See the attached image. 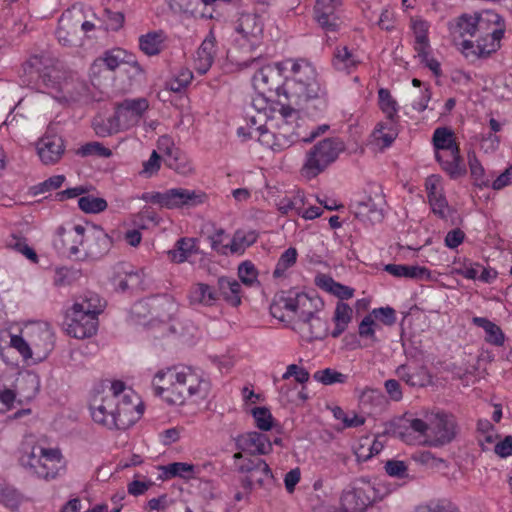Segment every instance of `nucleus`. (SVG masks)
Masks as SVG:
<instances>
[{"label":"nucleus","instance_id":"nucleus-27","mask_svg":"<svg viewBox=\"0 0 512 512\" xmlns=\"http://www.w3.org/2000/svg\"><path fill=\"white\" fill-rule=\"evenodd\" d=\"M191 306L210 307L219 300L218 292L206 283H196L191 286L188 294Z\"/></svg>","mask_w":512,"mask_h":512},{"label":"nucleus","instance_id":"nucleus-12","mask_svg":"<svg viewBox=\"0 0 512 512\" xmlns=\"http://www.w3.org/2000/svg\"><path fill=\"white\" fill-rule=\"evenodd\" d=\"M90 409L94 422L109 430H126L130 427V420L120 419L113 397H102L99 403L95 398Z\"/></svg>","mask_w":512,"mask_h":512},{"label":"nucleus","instance_id":"nucleus-10","mask_svg":"<svg viewBox=\"0 0 512 512\" xmlns=\"http://www.w3.org/2000/svg\"><path fill=\"white\" fill-rule=\"evenodd\" d=\"M152 203L166 209L192 208L206 200V194L200 190L172 188L165 192H157L151 197Z\"/></svg>","mask_w":512,"mask_h":512},{"label":"nucleus","instance_id":"nucleus-21","mask_svg":"<svg viewBox=\"0 0 512 512\" xmlns=\"http://www.w3.org/2000/svg\"><path fill=\"white\" fill-rule=\"evenodd\" d=\"M31 346L46 357L54 348V334L46 324H33L27 328Z\"/></svg>","mask_w":512,"mask_h":512},{"label":"nucleus","instance_id":"nucleus-56","mask_svg":"<svg viewBox=\"0 0 512 512\" xmlns=\"http://www.w3.org/2000/svg\"><path fill=\"white\" fill-rule=\"evenodd\" d=\"M313 378L324 385H332L336 383H345L348 376L334 369L325 368L323 370L316 371Z\"/></svg>","mask_w":512,"mask_h":512},{"label":"nucleus","instance_id":"nucleus-28","mask_svg":"<svg viewBox=\"0 0 512 512\" xmlns=\"http://www.w3.org/2000/svg\"><path fill=\"white\" fill-rule=\"evenodd\" d=\"M359 405L364 413L376 415L386 408L387 400L380 390L366 388L359 396Z\"/></svg>","mask_w":512,"mask_h":512},{"label":"nucleus","instance_id":"nucleus-61","mask_svg":"<svg viewBox=\"0 0 512 512\" xmlns=\"http://www.w3.org/2000/svg\"><path fill=\"white\" fill-rule=\"evenodd\" d=\"M481 264L465 259L462 264L453 269V273L469 280H477Z\"/></svg>","mask_w":512,"mask_h":512},{"label":"nucleus","instance_id":"nucleus-11","mask_svg":"<svg viewBox=\"0 0 512 512\" xmlns=\"http://www.w3.org/2000/svg\"><path fill=\"white\" fill-rule=\"evenodd\" d=\"M85 17L86 13L83 5H74L71 9L62 13L55 31L61 45L74 47L81 42L78 29L81 20Z\"/></svg>","mask_w":512,"mask_h":512},{"label":"nucleus","instance_id":"nucleus-57","mask_svg":"<svg viewBox=\"0 0 512 512\" xmlns=\"http://www.w3.org/2000/svg\"><path fill=\"white\" fill-rule=\"evenodd\" d=\"M395 374L397 377L404 381L411 387L424 386V379L419 372H411L409 367L405 364L396 368Z\"/></svg>","mask_w":512,"mask_h":512},{"label":"nucleus","instance_id":"nucleus-58","mask_svg":"<svg viewBox=\"0 0 512 512\" xmlns=\"http://www.w3.org/2000/svg\"><path fill=\"white\" fill-rule=\"evenodd\" d=\"M175 310V304L172 301V298L169 297V305L162 308L151 309V318H149L148 320V325L154 326L157 322H168L171 319V316L175 312Z\"/></svg>","mask_w":512,"mask_h":512},{"label":"nucleus","instance_id":"nucleus-40","mask_svg":"<svg viewBox=\"0 0 512 512\" xmlns=\"http://www.w3.org/2000/svg\"><path fill=\"white\" fill-rule=\"evenodd\" d=\"M317 285L325 291L337 296L341 300H347L353 297L354 289L336 282L332 277L320 275L316 279Z\"/></svg>","mask_w":512,"mask_h":512},{"label":"nucleus","instance_id":"nucleus-38","mask_svg":"<svg viewBox=\"0 0 512 512\" xmlns=\"http://www.w3.org/2000/svg\"><path fill=\"white\" fill-rule=\"evenodd\" d=\"M165 40L163 31H150L139 37V48L148 56L158 55L164 48Z\"/></svg>","mask_w":512,"mask_h":512},{"label":"nucleus","instance_id":"nucleus-41","mask_svg":"<svg viewBox=\"0 0 512 512\" xmlns=\"http://www.w3.org/2000/svg\"><path fill=\"white\" fill-rule=\"evenodd\" d=\"M257 239L258 234L254 230H236L231 241L229 242L230 254H243L248 247L257 241Z\"/></svg>","mask_w":512,"mask_h":512},{"label":"nucleus","instance_id":"nucleus-4","mask_svg":"<svg viewBox=\"0 0 512 512\" xmlns=\"http://www.w3.org/2000/svg\"><path fill=\"white\" fill-rule=\"evenodd\" d=\"M157 396L174 405H182L188 399H204L210 383L201 373L190 367H173L160 370L152 381Z\"/></svg>","mask_w":512,"mask_h":512},{"label":"nucleus","instance_id":"nucleus-59","mask_svg":"<svg viewBox=\"0 0 512 512\" xmlns=\"http://www.w3.org/2000/svg\"><path fill=\"white\" fill-rule=\"evenodd\" d=\"M64 181H65L64 175H54V176L46 179L45 181H43L37 185H34L31 188V190H32L33 195L44 194L46 192H51V191L57 190L58 188H60L62 186Z\"/></svg>","mask_w":512,"mask_h":512},{"label":"nucleus","instance_id":"nucleus-20","mask_svg":"<svg viewBox=\"0 0 512 512\" xmlns=\"http://www.w3.org/2000/svg\"><path fill=\"white\" fill-rule=\"evenodd\" d=\"M169 305V296L156 295L137 301L130 310V319L134 324L146 325L147 318H151V309L162 308Z\"/></svg>","mask_w":512,"mask_h":512},{"label":"nucleus","instance_id":"nucleus-34","mask_svg":"<svg viewBox=\"0 0 512 512\" xmlns=\"http://www.w3.org/2000/svg\"><path fill=\"white\" fill-rule=\"evenodd\" d=\"M103 308L104 303L100 296L91 291L85 292L72 306V309L76 312L88 314L96 318L103 311Z\"/></svg>","mask_w":512,"mask_h":512},{"label":"nucleus","instance_id":"nucleus-6","mask_svg":"<svg viewBox=\"0 0 512 512\" xmlns=\"http://www.w3.org/2000/svg\"><path fill=\"white\" fill-rule=\"evenodd\" d=\"M385 196L381 185L369 184L362 194L355 195L350 202V212L365 224H377L384 219Z\"/></svg>","mask_w":512,"mask_h":512},{"label":"nucleus","instance_id":"nucleus-37","mask_svg":"<svg viewBox=\"0 0 512 512\" xmlns=\"http://www.w3.org/2000/svg\"><path fill=\"white\" fill-rule=\"evenodd\" d=\"M433 145L435 153L438 151H450L452 160L455 159L453 153L459 149L453 131L447 127H438L435 129L433 133Z\"/></svg>","mask_w":512,"mask_h":512},{"label":"nucleus","instance_id":"nucleus-64","mask_svg":"<svg viewBox=\"0 0 512 512\" xmlns=\"http://www.w3.org/2000/svg\"><path fill=\"white\" fill-rule=\"evenodd\" d=\"M374 134L375 138L382 142V147L384 148L389 147L397 137V132L394 129L393 122L391 121L389 123V127L379 124Z\"/></svg>","mask_w":512,"mask_h":512},{"label":"nucleus","instance_id":"nucleus-60","mask_svg":"<svg viewBox=\"0 0 512 512\" xmlns=\"http://www.w3.org/2000/svg\"><path fill=\"white\" fill-rule=\"evenodd\" d=\"M413 512H460L458 507L445 500H440L436 502H430L426 505H420L415 508Z\"/></svg>","mask_w":512,"mask_h":512},{"label":"nucleus","instance_id":"nucleus-13","mask_svg":"<svg viewBox=\"0 0 512 512\" xmlns=\"http://www.w3.org/2000/svg\"><path fill=\"white\" fill-rule=\"evenodd\" d=\"M87 240L86 229L82 225H73L69 228L59 227L54 239V247L63 256L80 259V247Z\"/></svg>","mask_w":512,"mask_h":512},{"label":"nucleus","instance_id":"nucleus-45","mask_svg":"<svg viewBox=\"0 0 512 512\" xmlns=\"http://www.w3.org/2000/svg\"><path fill=\"white\" fill-rule=\"evenodd\" d=\"M299 140H301L300 134L295 133L293 128L287 122H285L283 125L279 126L278 131L275 132V139L272 150L282 151Z\"/></svg>","mask_w":512,"mask_h":512},{"label":"nucleus","instance_id":"nucleus-8","mask_svg":"<svg viewBox=\"0 0 512 512\" xmlns=\"http://www.w3.org/2000/svg\"><path fill=\"white\" fill-rule=\"evenodd\" d=\"M233 458L237 471L246 474L241 479V486L244 490L250 491L255 485L262 487L272 482L271 469L260 457L238 452L234 454Z\"/></svg>","mask_w":512,"mask_h":512},{"label":"nucleus","instance_id":"nucleus-3","mask_svg":"<svg viewBox=\"0 0 512 512\" xmlns=\"http://www.w3.org/2000/svg\"><path fill=\"white\" fill-rule=\"evenodd\" d=\"M311 305L312 299L307 294L291 290L276 295L270 306V312L273 317L281 321H284L286 316H297L294 330L302 339L307 342L322 340L328 335L329 324L327 320L309 310Z\"/></svg>","mask_w":512,"mask_h":512},{"label":"nucleus","instance_id":"nucleus-39","mask_svg":"<svg viewBox=\"0 0 512 512\" xmlns=\"http://www.w3.org/2000/svg\"><path fill=\"white\" fill-rule=\"evenodd\" d=\"M352 318V308L348 304L339 301L335 307L334 315L332 318L335 327L331 332V336L333 338H338L347 329L349 323L352 321Z\"/></svg>","mask_w":512,"mask_h":512},{"label":"nucleus","instance_id":"nucleus-24","mask_svg":"<svg viewBox=\"0 0 512 512\" xmlns=\"http://www.w3.org/2000/svg\"><path fill=\"white\" fill-rule=\"evenodd\" d=\"M216 55V39L212 32L202 41L196 51L194 68L201 74H206L211 68Z\"/></svg>","mask_w":512,"mask_h":512},{"label":"nucleus","instance_id":"nucleus-46","mask_svg":"<svg viewBox=\"0 0 512 512\" xmlns=\"http://www.w3.org/2000/svg\"><path fill=\"white\" fill-rule=\"evenodd\" d=\"M455 159L452 160L450 151H438L435 153L436 160L440 163L442 169L450 176L456 177L462 173V160L460 156V149L453 153Z\"/></svg>","mask_w":512,"mask_h":512},{"label":"nucleus","instance_id":"nucleus-15","mask_svg":"<svg viewBox=\"0 0 512 512\" xmlns=\"http://www.w3.org/2000/svg\"><path fill=\"white\" fill-rule=\"evenodd\" d=\"M149 104L145 98L125 99L116 108V115L122 126L128 129L139 123Z\"/></svg>","mask_w":512,"mask_h":512},{"label":"nucleus","instance_id":"nucleus-51","mask_svg":"<svg viewBox=\"0 0 512 512\" xmlns=\"http://www.w3.org/2000/svg\"><path fill=\"white\" fill-rule=\"evenodd\" d=\"M412 29L415 35V51H423V49H430L428 39V23L424 20H415L413 21Z\"/></svg>","mask_w":512,"mask_h":512},{"label":"nucleus","instance_id":"nucleus-30","mask_svg":"<svg viewBox=\"0 0 512 512\" xmlns=\"http://www.w3.org/2000/svg\"><path fill=\"white\" fill-rule=\"evenodd\" d=\"M361 60L354 50L347 46L336 47L333 55V67L340 72L350 74L357 69Z\"/></svg>","mask_w":512,"mask_h":512},{"label":"nucleus","instance_id":"nucleus-25","mask_svg":"<svg viewBox=\"0 0 512 512\" xmlns=\"http://www.w3.org/2000/svg\"><path fill=\"white\" fill-rule=\"evenodd\" d=\"M235 31L247 41L257 39L262 35L263 23L254 13H242L235 23Z\"/></svg>","mask_w":512,"mask_h":512},{"label":"nucleus","instance_id":"nucleus-26","mask_svg":"<svg viewBox=\"0 0 512 512\" xmlns=\"http://www.w3.org/2000/svg\"><path fill=\"white\" fill-rule=\"evenodd\" d=\"M134 400L137 401L138 396L134 391L128 390L122 397L118 398L116 402L117 413L120 419L124 417V419L130 420V426H132L143 413V408L140 406V403H136Z\"/></svg>","mask_w":512,"mask_h":512},{"label":"nucleus","instance_id":"nucleus-43","mask_svg":"<svg viewBox=\"0 0 512 512\" xmlns=\"http://www.w3.org/2000/svg\"><path fill=\"white\" fill-rule=\"evenodd\" d=\"M299 140H301L300 134L295 133L293 128L287 122H285L283 125L279 126L278 131L275 132V139L272 150L282 151Z\"/></svg>","mask_w":512,"mask_h":512},{"label":"nucleus","instance_id":"nucleus-54","mask_svg":"<svg viewBox=\"0 0 512 512\" xmlns=\"http://www.w3.org/2000/svg\"><path fill=\"white\" fill-rule=\"evenodd\" d=\"M297 256L298 253L294 247H290L285 250L277 261L276 267L273 271V276L275 278L283 276L285 271L296 263Z\"/></svg>","mask_w":512,"mask_h":512},{"label":"nucleus","instance_id":"nucleus-53","mask_svg":"<svg viewBox=\"0 0 512 512\" xmlns=\"http://www.w3.org/2000/svg\"><path fill=\"white\" fill-rule=\"evenodd\" d=\"M121 129L125 128L122 126V123L118 119L116 113L106 120H101V122H94V130L96 134L101 137L110 136L119 132Z\"/></svg>","mask_w":512,"mask_h":512},{"label":"nucleus","instance_id":"nucleus-18","mask_svg":"<svg viewBox=\"0 0 512 512\" xmlns=\"http://www.w3.org/2000/svg\"><path fill=\"white\" fill-rule=\"evenodd\" d=\"M425 188L433 213L441 219H446L449 215V205L439 177L429 176L425 181Z\"/></svg>","mask_w":512,"mask_h":512},{"label":"nucleus","instance_id":"nucleus-22","mask_svg":"<svg viewBox=\"0 0 512 512\" xmlns=\"http://www.w3.org/2000/svg\"><path fill=\"white\" fill-rule=\"evenodd\" d=\"M158 148L164 152L165 164L179 174H187L191 171V166L186 157L170 141L168 137H163L158 142Z\"/></svg>","mask_w":512,"mask_h":512},{"label":"nucleus","instance_id":"nucleus-7","mask_svg":"<svg viewBox=\"0 0 512 512\" xmlns=\"http://www.w3.org/2000/svg\"><path fill=\"white\" fill-rule=\"evenodd\" d=\"M345 150V144L339 138H325L315 144L306 154L302 173L313 178L322 173L329 165L337 160Z\"/></svg>","mask_w":512,"mask_h":512},{"label":"nucleus","instance_id":"nucleus-48","mask_svg":"<svg viewBox=\"0 0 512 512\" xmlns=\"http://www.w3.org/2000/svg\"><path fill=\"white\" fill-rule=\"evenodd\" d=\"M165 479L181 477L185 479L192 478L195 472L193 464L184 462H173L161 467Z\"/></svg>","mask_w":512,"mask_h":512},{"label":"nucleus","instance_id":"nucleus-9","mask_svg":"<svg viewBox=\"0 0 512 512\" xmlns=\"http://www.w3.org/2000/svg\"><path fill=\"white\" fill-rule=\"evenodd\" d=\"M427 444L441 447L452 442L457 435V422L452 414L437 411L428 415Z\"/></svg>","mask_w":512,"mask_h":512},{"label":"nucleus","instance_id":"nucleus-49","mask_svg":"<svg viewBox=\"0 0 512 512\" xmlns=\"http://www.w3.org/2000/svg\"><path fill=\"white\" fill-rule=\"evenodd\" d=\"M123 53L124 52L120 49L106 52L103 58H99L94 61L92 65V72L95 74L97 71H100L102 66H105L109 71H114L121 63H123Z\"/></svg>","mask_w":512,"mask_h":512},{"label":"nucleus","instance_id":"nucleus-1","mask_svg":"<svg viewBox=\"0 0 512 512\" xmlns=\"http://www.w3.org/2000/svg\"><path fill=\"white\" fill-rule=\"evenodd\" d=\"M282 69L285 98V101L279 100L282 118L287 121L299 112L310 117L323 115L328 107V93L316 68L305 59L289 58L282 61Z\"/></svg>","mask_w":512,"mask_h":512},{"label":"nucleus","instance_id":"nucleus-35","mask_svg":"<svg viewBox=\"0 0 512 512\" xmlns=\"http://www.w3.org/2000/svg\"><path fill=\"white\" fill-rule=\"evenodd\" d=\"M197 251L196 238L182 237L176 241L174 248L169 251V256L173 262L180 264L187 261Z\"/></svg>","mask_w":512,"mask_h":512},{"label":"nucleus","instance_id":"nucleus-55","mask_svg":"<svg viewBox=\"0 0 512 512\" xmlns=\"http://www.w3.org/2000/svg\"><path fill=\"white\" fill-rule=\"evenodd\" d=\"M304 206L303 198L299 195L293 197H283L277 202V208L282 214L300 215Z\"/></svg>","mask_w":512,"mask_h":512},{"label":"nucleus","instance_id":"nucleus-44","mask_svg":"<svg viewBox=\"0 0 512 512\" xmlns=\"http://www.w3.org/2000/svg\"><path fill=\"white\" fill-rule=\"evenodd\" d=\"M299 140H301L300 134L295 133L293 128L287 122H285L283 125L279 126L278 131L275 132V139L272 150L282 151Z\"/></svg>","mask_w":512,"mask_h":512},{"label":"nucleus","instance_id":"nucleus-31","mask_svg":"<svg viewBox=\"0 0 512 512\" xmlns=\"http://www.w3.org/2000/svg\"><path fill=\"white\" fill-rule=\"evenodd\" d=\"M62 469V456L58 449H47L41 462V467L37 471L38 478L44 480L55 479Z\"/></svg>","mask_w":512,"mask_h":512},{"label":"nucleus","instance_id":"nucleus-52","mask_svg":"<svg viewBox=\"0 0 512 512\" xmlns=\"http://www.w3.org/2000/svg\"><path fill=\"white\" fill-rule=\"evenodd\" d=\"M78 206L85 213L96 214L106 210L108 204L104 198L86 195L78 199Z\"/></svg>","mask_w":512,"mask_h":512},{"label":"nucleus","instance_id":"nucleus-32","mask_svg":"<svg viewBox=\"0 0 512 512\" xmlns=\"http://www.w3.org/2000/svg\"><path fill=\"white\" fill-rule=\"evenodd\" d=\"M384 270L394 277L413 280H429L431 271L419 265L387 264Z\"/></svg>","mask_w":512,"mask_h":512},{"label":"nucleus","instance_id":"nucleus-2","mask_svg":"<svg viewBox=\"0 0 512 512\" xmlns=\"http://www.w3.org/2000/svg\"><path fill=\"white\" fill-rule=\"evenodd\" d=\"M448 28L454 38H463L461 52L471 62L495 53L504 35L501 17L493 11L464 13L450 21Z\"/></svg>","mask_w":512,"mask_h":512},{"label":"nucleus","instance_id":"nucleus-19","mask_svg":"<svg viewBox=\"0 0 512 512\" xmlns=\"http://www.w3.org/2000/svg\"><path fill=\"white\" fill-rule=\"evenodd\" d=\"M98 318L71 310L70 322L67 324L68 335L77 339H85L96 334Z\"/></svg>","mask_w":512,"mask_h":512},{"label":"nucleus","instance_id":"nucleus-50","mask_svg":"<svg viewBox=\"0 0 512 512\" xmlns=\"http://www.w3.org/2000/svg\"><path fill=\"white\" fill-rule=\"evenodd\" d=\"M378 100L380 109L386 114L387 118L391 122H394L398 113V105L390 91L385 88H380L378 90Z\"/></svg>","mask_w":512,"mask_h":512},{"label":"nucleus","instance_id":"nucleus-63","mask_svg":"<svg viewBox=\"0 0 512 512\" xmlns=\"http://www.w3.org/2000/svg\"><path fill=\"white\" fill-rule=\"evenodd\" d=\"M377 323L373 319L371 313L366 315L358 326V333L361 338L369 339L373 342L377 341V337L375 334V329L377 327Z\"/></svg>","mask_w":512,"mask_h":512},{"label":"nucleus","instance_id":"nucleus-5","mask_svg":"<svg viewBox=\"0 0 512 512\" xmlns=\"http://www.w3.org/2000/svg\"><path fill=\"white\" fill-rule=\"evenodd\" d=\"M36 68L38 77L53 98L59 102L77 101L85 91V85L71 72L65 71L63 65L49 57H33L25 66V71L32 73Z\"/></svg>","mask_w":512,"mask_h":512},{"label":"nucleus","instance_id":"nucleus-14","mask_svg":"<svg viewBox=\"0 0 512 512\" xmlns=\"http://www.w3.org/2000/svg\"><path fill=\"white\" fill-rule=\"evenodd\" d=\"M284 82V69L282 62L267 64L260 67L252 78L254 89L259 93L276 92L280 97L282 94V84Z\"/></svg>","mask_w":512,"mask_h":512},{"label":"nucleus","instance_id":"nucleus-16","mask_svg":"<svg viewBox=\"0 0 512 512\" xmlns=\"http://www.w3.org/2000/svg\"><path fill=\"white\" fill-rule=\"evenodd\" d=\"M341 4L342 0H316L315 20L326 32H335L338 29L340 22L336 11Z\"/></svg>","mask_w":512,"mask_h":512},{"label":"nucleus","instance_id":"nucleus-23","mask_svg":"<svg viewBox=\"0 0 512 512\" xmlns=\"http://www.w3.org/2000/svg\"><path fill=\"white\" fill-rule=\"evenodd\" d=\"M237 447L243 451H248V455L268 454L272 450V443L266 435L259 432H250L242 435L237 440Z\"/></svg>","mask_w":512,"mask_h":512},{"label":"nucleus","instance_id":"nucleus-17","mask_svg":"<svg viewBox=\"0 0 512 512\" xmlns=\"http://www.w3.org/2000/svg\"><path fill=\"white\" fill-rule=\"evenodd\" d=\"M36 150L44 165H53L59 162L64 154V141L57 135H45L37 141Z\"/></svg>","mask_w":512,"mask_h":512},{"label":"nucleus","instance_id":"nucleus-42","mask_svg":"<svg viewBox=\"0 0 512 512\" xmlns=\"http://www.w3.org/2000/svg\"><path fill=\"white\" fill-rule=\"evenodd\" d=\"M217 284L219 296L221 295L232 306H238L241 303V285L237 280L220 277Z\"/></svg>","mask_w":512,"mask_h":512},{"label":"nucleus","instance_id":"nucleus-62","mask_svg":"<svg viewBox=\"0 0 512 512\" xmlns=\"http://www.w3.org/2000/svg\"><path fill=\"white\" fill-rule=\"evenodd\" d=\"M252 415L256 426L263 431H268L272 427V415L266 407H255L252 409Z\"/></svg>","mask_w":512,"mask_h":512},{"label":"nucleus","instance_id":"nucleus-33","mask_svg":"<svg viewBox=\"0 0 512 512\" xmlns=\"http://www.w3.org/2000/svg\"><path fill=\"white\" fill-rule=\"evenodd\" d=\"M46 451L47 449L41 446L24 444L19 459L21 466L28 470L30 474L37 476V471L41 467Z\"/></svg>","mask_w":512,"mask_h":512},{"label":"nucleus","instance_id":"nucleus-47","mask_svg":"<svg viewBox=\"0 0 512 512\" xmlns=\"http://www.w3.org/2000/svg\"><path fill=\"white\" fill-rule=\"evenodd\" d=\"M24 497L14 486L0 482V504L10 510H17Z\"/></svg>","mask_w":512,"mask_h":512},{"label":"nucleus","instance_id":"nucleus-36","mask_svg":"<svg viewBox=\"0 0 512 512\" xmlns=\"http://www.w3.org/2000/svg\"><path fill=\"white\" fill-rule=\"evenodd\" d=\"M472 323L482 328L485 331V341L494 346H503L505 342V335L502 329L488 318L475 316L472 318Z\"/></svg>","mask_w":512,"mask_h":512},{"label":"nucleus","instance_id":"nucleus-29","mask_svg":"<svg viewBox=\"0 0 512 512\" xmlns=\"http://www.w3.org/2000/svg\"><path fill=\"white\" fill-rule=\"evenodd\" d=\"M89 239L93 242L88 244L83 256L102 257L110 251L113 245L111 237L101 228H94L87 236V240Z\"/></svg>","mask_w":512,"mask_h":512}]
</instances>
